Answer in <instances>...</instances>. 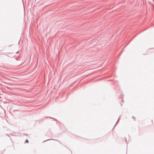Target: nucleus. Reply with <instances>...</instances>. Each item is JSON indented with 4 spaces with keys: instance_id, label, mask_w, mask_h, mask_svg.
Returning a JSON list of instances; mask_svg holds the SVG:
<instances>
[{
    "instance_id": "39448f33",
    "label": "nucleus",
    "mask_w": 154,
    "mask_h": 154,
    "mask_svg": "<svg viewBox=\"0 0 154 154\" xmlns=\"http://www.w3.org/2000/svg\"><path fill=\"white\" fill-rule=\"evenodd\" d=\"M132 118L134 119H135V118H134V116H132Z\"/></svg>"
},
{
    "instance_id": "1a4fd4ad",
    "label": "nucleus",
    "mask_w": 154,
    "mask_h": 154,
    "mask_svg": "<svg viewBox=\"0 0 154 154\" xmlns=\"http://www.w3.org/2000/svg\"><path fill=\"white\" fill-rule=\"evenodd\" d=\"M125 142L126 143V138H125Z\"/></svg>"
},
{
    "instance_id": "6e6552de",
    "label": "nucleus",
    "mask_w": 154,
    "mask_h": 154,
    "mask_svg": "<svg viewBox=\"0 0 154 154\" xmlns=\"http://www.w3.org/2000/svg\"><path fill=\"white\" fill-rule=\"evenodd\" d=\"M19 52V51H17V52H16V53H18Z\"/></svg>"
},
{
    "instance_id": "7ed1b4c3",
    "label": "nucleus",
    "mask_w": 154,
    "mask_h": 154,
    "mask_svg": "<svg viewBox=\"0 0 154 154\" xmlns=\"http://www.w3.org/2000/svg\"><path fill=\"white\" fill-rule=\"evenodd\" d=\"M51 140V139H48V140H45V141H43V142H44L46 141L47 140Z\"/></svg>"
},
{
    "instance_id": "0eeeda50",
    "label": "nucleus",
    "mask_w": 154,
    "mask_h": 154,
    "mask_svg": "<svg viewBox=\"0 0 154 154\" xmlns=\"http://www.w3.org/2000/svg\"><path fill=\"white\" fill-rule=\"evenodd\" d=\"M116 123H117V122L116 123V124H115V125L114 126V127H113V128L112 129H113V128H114V127L116 126Z\"/></svg>"
},
{
    "instance_id": "20e7f679",
    "label": "nucleus",
    "mask_w": 154,
    "mask_h": 154,
    "mask_svg": "<svg viewBox=\"0 0 154 154\" xmlns=\"http://www.w3.org/2000/svg\"><path fill=\"white\" fill-rule=\"evenodd\" d=\"M18 110H13V112H15V111H18Z\"/></svg>"
},
{
    "instance_id": "f03ea898",
    "label": "nucleus",
    "mask_w": 154,
    "mask_h": 154,
    "mask_svg": "<svg viewBox=\"0 0 154 154\" xmlns=\"http://www.w3.org/2000/svg\"><path fill=\"white\" fill-rule=\"evenodd\" d=\"M25 142L27 143H28L29 141L27 139H26V140L25 141Z\"/></svg>"
},
{
    "instance_id": "423d86ee",
    "label": "nucleus",
    "mask_w": 154,
    "mask_h": 154,
    "mask_svg": "<svg viewBox=\"0 0 154 154\" xmlns=\"http://www.w3.org/2000/svg\"><path fill=\"white\" fill-rule=\"evenodd\" d=\"M119 119H120V117H119V118H118V120H117V122H118V121H119Z\"/></svg>"
},
{
    "instance_id": "f257e3e1",
    "label": "nucleus",
    "mask_w": 154,
    "mask_h": 154,
    "mask_svg": "<svg viewBox=\"0 0 154 154\" xmlns=\"http://www.w3.org/2000/svg\"><path fill=\"white\" fill-rule=\"evenodd\" d=\"M52 140H56L58 142H59V143L60 144H61V143H60V142L59 140H55V139H51Z\"/></svg>"
}]
</instances>
